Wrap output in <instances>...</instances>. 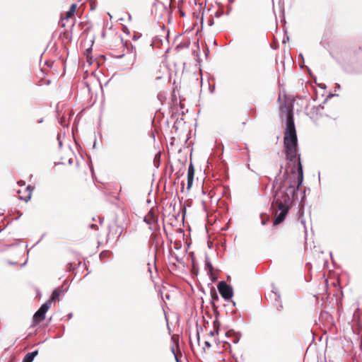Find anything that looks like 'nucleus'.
Listing matches in <instances>:
<instances>
[{"label":"nucleus","mask_w":362,"mask_h":362,"mask_svg":"<svg viewBox=\"0 0 362 362\" xmlns=\"http://www.w3.org/2000/svg\"><path fill=\"white\" fill-rule=\"evenodd\" d=\"M281 111L286 112V128L284 138V147L286 160L293 162L294 166L291 170V175L288 171L283 175V178L279 177L283 168H281L275 177L272 189L276 187L273 192V201L272 207L275 212L274 226L282 223L288 214L293 201L296 199V193L301 187L303 182V170L300 160V155L298 153V145L296 126L294 123L293 107L286 105L281 108Z\"/></svg>","instance_id":"1"},{"label":"nucleus","mask_w":362,"mask_h":362,"mask_svg":"<svg viewBox=\"0 0 362 362\" xmlns=\"http://www.w3.org/2000/svg\"><path fill=\"white\" fill-rule=\"evenodd\" d=\"M217 288L221 297L226 300H230L233 296V287L225 281H219L217 285Z\"/></svg>","instance_id":"2"},{"label":"nucleus","mask_w":362,"mask_h":362,"mask_svg":"<svg viewBox=\"0 0 362 362\" xmlns=\"http://www.w3.org/2000/svg\"><path fill=\"white\" fill-rule=\"evenodd\" d=\"M49 308V301L43 303L40 308L35 313L33 317V325L31 327L40 323L45 318L46 313Z\"/></svg>","instance_id":"3"},{"label":"nucleus","mask_w":362,"mask_h":362,"mask_svg":"<svg viewBox=\"0 0 362 362\" xmlns=\"http://www.w3.org/2000/svg\"><path fill=\"white\" fill-rule=\"evenodd\" d=\"M144 221L149 226V229L151 230H156L155 226L158 227V217L155 214L153 209H150L148 214L144 217Z\"/></svg>","instance_id":"4"},{"label":"nucleus","mask_w":362,"mask_h":362,"mask_svg":"<svg viewBox=\"0 0 362 362\" xmlns=\"http://www.w3.org/2000/svg\"><path fill=\"white\" fill-rule=\"evenodd\" d=\"M194 168L192 163L189 164L188 167V171H187V189H189L192 185L194 181Z\"/></svg>","instance_id":"5"},{"label":"nucleus","mask_w":362,"mask_h":362,"mask_svg":"<svg viewBox=\"0 0 362 362\" xmlns=\"http://www.w3.org/2000/svg\"><path fill=\"white\" fill-rule=\"evenodd\" d=\"M226 337H233L232 341L234 344H238L240 341L241 334L240 332H235L233 329H230L226 332Z\"/></svg>","instance_id":"6"},{"label":"nucleus","mask_w":362,"mask_h":362,"mask_svg":"<svg viewBox=\"0 0 362 362\" xmlns=\"http://www.w3.org/2000/svg\"><path fill=\"white\" fill-rule=\"evenodd\" d=\"M210 295L211 298V307L214 310L217 309V306L215 304V301L218 300L219 298L218 293L214 288H212L210 291Z\"/></svg>","instance_id":"7"},{"label":"nucleus","mask_w":362,"mask_h":362,"mask_svg":"<svg viewBox=\"0 0 362 362\" xmlns=\"http://www.w3.org/2000/svg\"><path fill=\"white\" fill-rule=\"evenodd\" d=\"M76 9V4H72L69 9V11L66 12L65 19H69L72 18L74 16V13Z\"/></svg>","instance_id":"8"},{"label":"nucleus","mask_w":362,"mask_h":362,"mask_svg":"<svg viewBox=\"0 0 362 362\" xmlns=\"http://www.w3.org/2000/svg\"><path fill=\"white\" fill-rule=\"evenodd\" d=\"M204 265H205V269H207L209 273L211 274L213 272V270H214V267L210 261V259L207 256H206V257H205Z\"/></svg>","instance_id":"9"},{"label":"nucleus","mask_w":362,"mask_h":362,"mask_svg":"<svg viewBox=\"0 0 362 362\" xmlns=\"http://www.w3.org/2000/svg\"><path fill=\"white\" fill-rule=\"evenodd\" d=\"M272 292H273V293H274V295H275V300L279 303V305L277 306V308H277V310H278L279 311H280V310H282V308H283V305H282L281 301V295H280V293H279L278 291H274V290H272Z\"/></svg>","instance_id":"10"},{"label":"nucleus","mask_w":362,"mask_h":362,"mask_svg":"<svg viewBox=\"0 0 362 362\" xmlns=\"http://www.w3.org/2000/svg\"><path fill=\"white\" fill-rule=\"evenodd\" d=\"M62 291H60L59 289L58 288H55L53 292H52V300H56L57 299H58V298L59 297L60 294L62 293Z\"/></svg>","instance_id":"11"},{"label":"nucleus","mask_w":362,"mask_h":362,"mask_svg":"<svg viewBox=\"0 0 362 362\" xmlns=\"http://www.w3.org/2000/svg\"><path fill=\"white\" fill-rule=\"evenodd\" d=\"M160 153H157L155 155V157H154V159H153V163H154L155 167H156V168L159 167V165H160Z\"/></svg>","instance_id":"12"},{"label":"nucleus","mask_w":362,"mask_h":362,"mask_svg":"<svg viewBox=\"0 0 362 362\" xmlns=\"http://www.w3.org/2000/svg\"><path fill=\"white\" fill-rule=\"evenodd\" d=\"M33 189V187L31 186V185H28L26 187V190L28 191V194L27 197H25V198H23V199L27 202L28 201H29L31 198V192H32V190Z\"/></svg>","instance_id":"13"},{"label":"nucleus","mask_w":362,"mask_h":362,"mask_svg":"<svg viewBox=\"0 0 362 362\" xmlns=\"http://www.w3.org/2000/svg\"><path fill=\"white\" fill-rule=\"evenodd\" d=\"M33 360H34V358L31 356V354L27 353L25 355L22 362H33Z\"/></svg>","instance_id":"14"},{"label":"nucleus","mask_w":362,"mask_h":362,"mask_svg":"<svg viewBox=\"0 0 362 362\" xmlns=\"http://www.w3.org/2000/svg\"><path fill=\"white\" fill-rule=\"evenodd\" d=\"M189 45V42L187 43H180L177 46V48H187Z\"/></svg>","instance_id":"15"},{"label":"nucleus","mask_w":362,"mask_h":362,"mask_svg":"<svg viewBox=\"0 0 362 362\" xmlns=\"http://www.w3.org/2000/svg\"><path fill=\"white\" fill-rule=\"evenodd\" d=\"M171 351L173 352V354H174L175 356V360L177 362H180V357L178 356V355L175 353V349L174 347H172L171 348Z\"/></svg>","instance_id":"16"},{"label":"nucleus","mask_w":362,"mask_h":362,"mask_svg":"<svg viewBox=\"0 0 362 362\" xmlns=\"http://www.w3.org/2000/svg\"><path fill=\"white\" fill-rule=\"evenodd\" d=\"M218 326H219V322L217 320L214 321V327L217 333L218 332Z\"/></svg>","instance_id":"17"},{"label":"nucleus","mask_w":362,"mask_h":362,"mask_svg":"<svg viewBox=\"0 0 362 362\" xmlns=\"http://www.w3.org/2000/svg\"><path fill=\"white\" fill-rule=\"evenodd\" d=\"M263 216H264V214H262L260 215V217H261V218L262 219V226H264V225H266V224H267V221H268V218H267V219H264Z\"/></svg>","instance_id":"18"},{"label":"nucleus","mask_w":362,"mask_h":362,"mask_svg":"<svg viewBox=\"0 0 362 362\" xmlns=\"http://www.w3.org/2000/svg\"><path fill=\"white\" fill-rule=\"evenodd\" d=\"M29 353L31 354V356L35 358V357L37 356L38 354V351L35 350V351H33L29 352Z\"/></svg>","instance_id":"19"},{"label":"nucleus","mask_w":362,"mask_h":362,"mask_svg":"<svg viewBox=\"0 0 362 362\" xmlns=\"http://www.w3.org/2000/svg\"><path fill=\"white\" fill-rule=\"evenodd\" d=\"M223 15V11H216L215 13V16L216 18H219Z\"/></svg>","instance_id":"20"},{"label":"nucleus","mask_w":362,"mask_h":362,"mask_svg":"<svg viewBox=\"0 0 362 362\" xmlns=\"http://www.w3.org/2000/svg\"><path fill=\"white\" fill-rule=\"evenodd\" d=\"M204 345H205V346H206V347H207V348H210V347L211 346V343H210L209 341H206L204 342Z\"/></svg>","instance_id":"21"},{"label":"nucleus","mask_w":362,"mask_h":362,"mask_svg":"<svg viewBox=\"0 0 362 362\" xmlns=\"http://www.w3.org/2000/svg\"><path fill=\"white\" fill-rule=\"evenodd\" d=\"M18 184L19 186H24L25 185V182L23 180H20L18 182Z\"/></svg>","instance_id":"22"},{"label":"nucleus","mask_w":362,"mask_h":362,"mask_svg":"<svg viewBox=\"0 0 362 362\" xmlns=\"http://www.w3.org/2000/svg\"><path fill=\"white\" fill-rule=\"evenodd\" d=\"M57 140L59 141V147H61L62 146V142L60 140V136L59 135L57 136Z\"/></svg>","instance_id":"23"},{"label":"nucleus","mask_w":362,"mask_h":362,"mask_svg":"<svg viewBox=\"0 0 362 362\" xmlns=\"http://www.w3.org/2000/svg\"><path fill=\"white\" fill-rule=\"evenodd\" d=\"M298 58L302 61L303 63H304V59H303V54L301 53L299 54Z\"/></svg>","instance_id":"24"},{"label":"nucleus","mask_w":362,"mask_h":362,"mask_svg":"<svg viewBox=\"0 0 362 362\" xmlns=\"http://www.w3.org/2000/svg\"><path fill=\"white\" fill-rule=\"evenodd\" d=\"M106 252H105V251L102 252L100 254V258H102V257H105V254Z\"/></svg>","instance_id":"25"},{"label":"nucleus","mask_w":362,"mask_h":362,"mask_svg":"<svg viewBox=\"0 0 362 362\" xmlns=\"http://www.w3.org/2000/svg\"><path fill=\"white\" fill-rule=\"evenodd\" d=\"M95 6H95V3L91 4H90V9H91V10L95 9Z\"/></svg>","instance_id":"26"},{"label":"nucleus","mask_w":362,"mask_h":362,"mask_svg":"<svg viewBox=\"0 0 362 362\" xmlns=\"http://www.w3.org/2000/svg\"><path fill=\"white\" fill-rule=\"evenodd\" d=\"M139 38V36H137V35H134L133 36V37H132V40H138Z\"/></svg>","instance_id":"27"},{"label":"nucleus","mask_w":362,"mask_h":362,"mask_svg":"<svg viewBox=\"0 0 362 362\" xmlns=\"http://www.w3.org/2000/svg\"><path fill=\"white\" fill-rule=\"evenodd\" d=\"M90 227L91 228L95 229V228H97V225H95V224H90Z\"/></svg>","instance_id":"28"},{"label":"nucleus","mask_w":362,"mask_h":362,"mask_svg":"<svg viewBox=\"0 0 362 362\" xmlns=\"http://www.w3.org/2000/svg\"><path fill=\"white\" fill-rule=\"evenodd\" d=\"M197 341H199V332L198 330H197Z\"/></svg>","instance_id":"29"},{"label":"nucleus","mask_w":362,"mask_h":362,"mask_svg":"<svg viewBox=\"0 0 362 362\" xmlns=\"http://www.w3.org/2000/svg\"><path fill=\"white\" fill-rule=\"evenodd\" d=\"M67 317H68L69 319H71L72 317V313H69L67 315Z\"/></svg>","instance_id":"30"},{"label":"nucleus","mask_w":362,"mask_h":362,"mask_svg":"<svg viewBox=\"0 0 362 362\" xmlns=\"http://www.w3.org/2000/svg\"><path fill=\"white\" fill-rule=\"evenodd\" d=\"M42 122H43V119L42 118L38 119V121H37L38 123H42Z\"/></svg>","instance_id":"31"},{"label":"nucleus","mask_w":362,"mask_h":362,"mask_svg":"<svg viewBox=\"0 0 362 362\" xmlns=\"http://www.w3.org/2000/svg\"><path fill=\"white\" fill-rule=\"evenodd\" d=\"M214 331L210 332V335L214 336Z\"/></svg>","instance_id":"32"},{"label":"nucleus","mask_w":362,"mask_h":362,"mask_svg":"<svg viewBox=\"0 0 362 362\" xmlns=\"http://www.w3.org/2000/svg\"><path fill=\"white\" fill-rule=\"evenodd\" d=\"M124 56V54H121L117 57V58H122Z\"/></svg>","instance_id":"33"},{"label":"nucleus","mask_w":362,"mask_h":362,"mask_svg":"<svg viewBox=\"0 0 362 362\" xmlns=\"http://www.w3.org/2000/svg\"><path fill=\"white\" fill-rule=\"evenodd\" d=\"M300 222L305 226V221L303 220H301Z\"/></svg>","instance_id":"34"},{"label":"nucleus","mask_w":362,"mask_h":362,"mask_svg":"<svg viewBox=\"0 0 362 362\" xmlns=\"http://www.w3.org/2000/svg\"><path fill=\"white\" fill-rule=\"evenodd\" d=\"M213 23H214V22H213V21H211V22H209V25H213Z\"/></svg>","instance_id":"35"},{"label":"nucleus","mask_w":362,"mask_h":362,"mask_svg":"<svg viewBox=\"0 0 362 362\" xmlns=\"http://www.w3.org/2000/svg\"><path fill=\"white\" fill-rule=\"evenodd\" d=\"M90 50V48H88L86 50V52H88Z\"/></svg>","instance_id":"36"},{"label":"nucleus","mask_w":362,"mask_h":362,"mask_svg":"<svg viewBox=\"0 0 362 362\" xmlns=\"http://www.w3.org/2000/svg\"><path fill=\"white\" fill-rule=\"evenodd\" d=\"M25 264H26V262H23V263L21 264V267H23Z\"/></svg>","instance_id":"37"},{"label":"nucleus","mask_w":362,"mask_h":362,"mask_svg":"<svg viewBox=\"0 0 362 362\" xmlns=\"http://www.w3.org/2000/svg\"><path fill=\"white\" fill-rule=\"evenodd\" d=\"M230 3H233L234 0H228Z\"/></svg>","instance_id":"38"},{"label":"nucleus","mask_w":362,"mask_h":362,"mask_svg":"<svg viewBox=\"0 0 362 362\" xmlns=\"http://www.w3.org/2000/svg\"><path fill=\"white\" fill-rule=\"evenodd\" d=\"M340 86L339 84H337V88H339Z\"/></svg>","instance_id":"39"},{"label":"nucleus","mask_w":362,"mask_h":362,"mask_svg":"<svg viewBox=\"0 0 362 362\" xmlns=\"http://www.w3.org/2000/svg\"><path fill=\"white\" fill-rule=\"evenodd\" d=\"M289 40V37L287 36L286 38V40Z\"/></svg>","instance_id":"40"},{"label":"nucleus","mask_w":362,"mask_h":362,"mask_svg":"<svg viewBox=\"0 0 362 362\" xmlns=\"http://www.w3.org/2000/svg\"><path fill=\"white\" fill-rule=\"evenodd\" d=\"M289 40V37L287 36L286 38V40Z\"/></svg>","instance_id":"41"},{"label":"nucleus","mask_w":362,"mask_h":362,"mask_svg":"<svg viewBox=\"0 0 362 362\" xmlns=\"http://www.w3.org/2000/svg\"><path fill=\"white\" fill-rule=\"evenodd\" d=\"M318 108H323V107H322V106L319 105V107H317V109H318Z\"/></svg>","instance_id":"42"},{"label":"nucleus","mask_w":362,"mask_h":362,"mask_svg":"<svg viewBox=\"0 0 362 362\" xmlns=\"http://www.w3.org/2000/svg\"><path fill=\"white\" fill-rule=\"evenodd\" d=\"M148 271H149V272H151V267H149V268H148Z\"/></svg>","instance_id":"43"},{"label":"nucleus","mask_w":362,"mask_h":362,"mask_svg":"<svg viewBox=\"0 0 362 362\" xmlns=\"http://www.w3.org/2000/svg\"><path fill=\"white\" fill-rule=\"evenodd\" d=\"M30 336H31V333H30V334L28 335L27 338H28V337H30Z\"/></svg>","instance_id":"44"},{"label":"nucleus","mask_w":362,"mask_h":362,"mask_svg":"<svg viewBox=\"0 0 362 362\" xmlns=\"http://www.w3.org/2000/svg\"><path fill=\"white\" fill-rule=\"evenodd\" d=\"M71 163H72V161H71V160L70 159V160H69V163H70V164H71Z\"/></svg>","instance_id":"45"},{"label":"nucleus","mask_w":362,"mask_h":362,"mask_svg":"<svg viewBox=\"0 0 362 362\" xmlns=\"http://www.w3.org/2000/svg\"><path fill=\"white\" fill-rule=\"evenodd\" d=\"M176 260L179 261V258L177 257H176Z\"/></svg>","instance_id":"46"},{"label":"nucleus","mask_w":362,"mask_h":362,"mask_svg":"<svg viewBox=\"0 0 362 362\" xmlns=\"http://www.w3.org/2000/svg\"><path fill=\"white\" fill-rule=\"evenodd\" d=\"M306 266H307V267H308V266L310 267V264H309V263H307Z\"/></svg>","instance_id":"47"}]
</instances>
